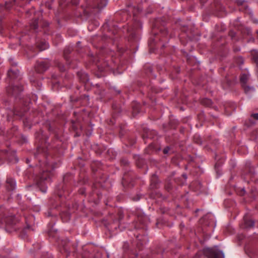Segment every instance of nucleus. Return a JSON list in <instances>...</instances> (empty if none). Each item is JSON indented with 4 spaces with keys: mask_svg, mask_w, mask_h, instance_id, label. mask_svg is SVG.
I'll use <instances>...</instances> for the list:
<instances>
[{
    "mask_svg": "<svg viewBox=\"0 0 258 258\" xmlns=\"http://www.w3.org/2000/svg\"><path fill=\"white\" fill-rule=\"evenodd\" d=\"M237 4L240 7V11H242L244 12L245 14L249 15L250 18L252 17V13L251 11L249 9L247 4L245 3L244 1L241 0H238L237 1Z\"/></svg>",
    "mask_w": 258,
    "mask_h": 258,
    "instance_id": "6",
    "label": "nucleus"
},
{
    "mask_svg": "<svg viewBox=\"0 0 258 258\" xmlns=\"http://www.w3.org/2000/svg\"><path fill=\"white\" fill-rule=\"evenodd\" d=\"M243 32L246 33L248 35H250L251 33V30L248 28H245V29L243 30Z\"/></svg>",
    "mask_w": 258,
    "mask_h": 258,
    "instance_id": "32",
    "label": "nucleus"
},
{
    "mask_svg": "<svg viewBox=\"0 0 258 258\" xmlns=\"http://www.w3.org/2000/svg\"><path fill=\"white\" fill-rule=\"evenodd\" d=\"M229 35L231 37L232 39L234 38L236 36V33L233 31H230L229 32Z\"/></svg>",
    "mask_w": 258,
    "mask_h": 258,
    "instance_id": "30",
    "label": "nucleus"
},
{
    "mask_svg": "<svg viewBox=\"0 0 258 258\" xmlns=\"http://www.w3.org/2000/svg\"><path fill=\"white\" fill-rule=\"evenodd\" d=\"M73 49L71 47H66L64 49L63 55L65 59H68V55L72 52Z\"/></svg>",
    "mask_w": 258,
    "mask_h": 258,
    "instance_id": "18",
    "label": "nucleus"
},
{
    "mask_svg": "<svg viewBox=\"0 0 258 258\" xmlns=\"http://www.w3.org/2000/svg\"><path fill=\"white\" fill-rule=\"evenodd\" d=\"M156 41V38H155L154 39H151L150 41H149V45H150V46H152V41Z\"/></svg>",
    "mask_w": 258,
    "mask_h": 258,
    "instance_id": "38",
    "label": "nucleus"
},
{
    "mask_svg": "<svg viewBox=\"0 0 258 258\" xmlns=\"http://www.w3.org/2000/svg\"><path fill=\"white\" fill-rule=\"evenodd\" d=\"M8 76L11 79L18 78L19 72L16 69H10L8 72Z\"/></svg>",
    "mask_w": 258,
    "mask_h": 258,
    "instance_id": "10",
    "label": "nucleus"
},
{
    "mask_svg": "<svg viewBox=\"0 0 258 258\" xmlns=\"http://www.w3.org/2000/svg\"><path fill=\"white\" fill-rule=\"evenodd\" d=\"M216 8H217V9L219 10V11H224V7H220L219 8H218V5H217L216 6Z\"/></svg>",
    "mask_w": 258,
    "mask_h": 258,
    "instance_id": "40",
    "label": "nucleus"
},
{
    "mask_svg": "<svg viewBox=\"0 0 258 258\" xmlns=\"http://www.w3.org/2000/svg\"><path fill=\"white\" fill-rule=\"evenodd\" d=\"M253 22L255 23H258V21L257 20H253Z\"/></svg>",
    "mask_w": 258,
    "mask_h": 258,
    "instance_id": "45",
    "label": "nucleus"
},
{
    "mask_svg": "<svg viewBox=\"0 0 258 258\" xmlns=\"http://www.w3.org/2000/svg\"><path fill=\"white\" fill-rule=\"evenodd\" d=\"M73 4H75V5H77V4H78V2H77V1L76 0V1H75V2H74V3H73Z\"/></svg>",
    "mask_w": 258,
    "mask_h": 258,
    "instance_id": "44",
    "label": "nucleus"
},
{
    "mask_svg": "<svg viewBox=\"0 0 258 258\" xmlns=\"http://www.w3.org/2000/svg\"><path fill=\"white\" fill-rule=\"evenodd\" d=\"M16 4V0H13L12 2H6V8L8 10H9L11 9V7L13 5Z\"/></svg>",
    "mask_w": 258,
    "mask_h": 258,
    "instance_id": "24",
    "label": "nucleus"
},
{
    "mask_svg": "<svg viewBox=\"0 0 258 258\" xmlns=\"http://www.w3.org/2000/svg\"><path fill=\"white\" fill-rule=\"evenodd\" d=\"M38 187H39L40 190L42 192H44V193L46 192V190H47V187H46L45 185H44L43 184V182L39 181L38 182Z\"/></svg>",
    "mask_w": 258,
    "mask_h": 258,
    "instance_id": "22",
    "label": "nucleus"
},
{
    "mask_svg": "<svg viewBox=\"0 0 258 258\" xmlns=\"http://www.w3.org/2000/svg\"><path fill=\"white\" fill-rule=\"evenodd\" d=\"M25 229L33 230V229L32 228V226L28 224H27V226L25 227Z\"/></svg>",
    "mask_w": 258,
    "mask_h": 258,
    "instance_id": "37",
    "label": "nucleus"
},
{
    "mask_svg": "<svg viewBox=\"0 0 258 258\" xmlns=\"http://www.w3.org/2000/svg\"><path fill=\"white\" fill-rule=\"evenodd\" d=\"M16 184L15 181L12 178H8L6 181V187L8 191H11L16 188Z\"/></svg>",
    "mask_w": 258,
    "mask_h": 258,
    "instance_id": "8",
    "label": "nucleus"
},
{
    "mask_svg": "<svg viewBox=\"0 0 258 258\" xmlns=\"http://www.w3.org/2000/svg\"><path fill=\"white\" fill-rule=\"evenodd\" d=\"M170 150V147L169 146H166L163 151V152L164 154H167L169 151Z\"/></svg>",
    "mask_w": 258,
    "mask_h": 258,
    "instance_id": "33",
    "label": "nucleus"
},
{
    "mask_svg": "<svg viewBox=\"0 0 258 258\" xmlns=\"http://www.w3.org/2000/svg\"><path fill=\"white\" fill-rule=\"evenodd\" d=\"M205 1H206V0H201V2H202V3H204V2H205Z\"/></svg>",
    "mask_w": 258,
    "mask_h": 258,
    "instance_id": "48",
    "label": "nucleus"
},
{
    "mask_svg": "<svg viewBox=\"0 0 258 258\" xmlns=\"http://www.w3.org/2000/svg\"><path fill=\"white\" fill-rule=\"evenodd\" d=\"M77 75L82 82L86 83L89 81V77L87 74L80 72L77 73Z\"/></svg>",
    "mask_w": 258,
    "mask_h": 258,
    "instance_id": "12",
    "label": "nucleus"
},
{
    "mask_svg": "<svg viewBox=\"0 0 258 258\" xmlns=\"http://www.w3.org/2000/svg\"><path fill=\"white\" fill-rule=\"evenodd\" d=\"M56 64L61 72H64L65 71L64 67L60 62H57Z\"/></svg>",
    "mask_w": 258,
    "mask_h": 258,
    "instance_id": "28",
    "label": "nucleus"
},
{
    "mask_svg": "<svg viewBox=\"0 0 258 258\" xmlns=\"http://www.w3.org/2000/svg\"><path fill=\"white\" fill-rule=\"evenodd\" d=\"M159 184V181L155 175H153L151 180V186L152 188H156Z\"/></svg>",
    "mask_w": 258,
    "mask_h": 258,
    "instance_id": "13",
    "label": "nucleus"
},
{
    "mask_svg": "<svg viewBox=\"0 0 258 258\" xmlns=\"http://www.w3.org/2000/svg\"><path fill=\"white\" fill-rule=\"evenodd\" d=\"M160 34L162 37H165L168 35V30L166 27L163 26L160 28Z\"/></svg>",
    "mask_w": 258,
    "mask_h": 258,
    "instance_id": "16",
    "label": "nucleus"
},
{
    "mask_svg": "<svg viewBox=\"0 0 258 258\" xmlns=\"http://www.w3.org/2000/svg\"><path fill=\"white\" fill-rule=\"evenodd\" d=\"M23 91V88L21 85H15L7 88L8 93L14 96L15 98L19 97Z\"/></svg>",
    "mask_w": 258,
    "mask_h": 258,
    "instance_id": "4",
    "label": "nucleus"
},
{
    "mask_svg": "<svg viewBox=\"0 0 258 258\" xmlns=\"http://www.w3.org/2000/svg\"><path fill=\"white\" fill-rule=\"evenodd\" d=\"M254 221L245 215L243 217V228L245 229H249L254 227Z\"/></svg>",
    "mask_w": 258,
    "mask_h": 258,
    "instance_id": "7",
    "label": "nucleus"
},
{
    "mask_svg": "<svg viewBox=\"0 0 258 258\" xmlns=\"http://www.w3.org/2000/svg\"><path fill=\"white\" fill-rule=\"evenodd\" d=\"M140 199V196L138 195L136 198H134L133 199L134 201H138Z\"/></svg>",
    "mask_w": 258,
    "mask_h": 258,
    "instance_id": "42",
    "label": "nucleus"
},
{
    "mask_svg": "<svg viewBox=\"0 0 258 258\" xmlns=\"http://www.w3.org/2000/svg\"><path fill=\"white\" fill-rule=\"evenodd\" d=\"M256 33L258 35V30L256 31Z\"/></svg>",
    "mask_w": 258,
    "mask_h": 258,
    "instance_id": "51",
    "label": "nucleus"
},
{
    "mask_svg": "<svg viewBox=\"0 0 258 258\" xmlns=\"http://www.w3.org/2000/svg\"><path fill=\"white\" fill-rule=\"evenodd\" d=\"M61 217L64 222H67L70 219V214L68 212H62Z\"/></svg>",
    "mask_w": 258,
    "mask_h": 258,
    "instance_id": "19",
    "label": "nucleus"
},
{
    "mask_svg": "<svg viewBox=\"0 0 258 258\" xmlns=\"http://www.w3.org/2000/svg\"><path fill=\"white\" fill-rule=\"evenodd\" d=\"M253 59L254 61V62L258 64V53L256 54H254L253 55Z\"/></svg>",
    "mask_w": 258,
    "mask_h": 258,
    "instance_id": "31",
    "label": "nucleus"
},
{
    "mask_svg": "<svg viewBox=\"0 0 258 258\" xmlns=\"http://www.w3.org/2000/svg\"><path fill=\"white\" fill-rule=\"evenodd\" d=\"M40 51L43 50L48 47V44L46 42H41L37 45Z\"/></svg>",
    "mask_w": 258,
    "mask_h": 258,
    "instance_id": "21",
    "label": "nucleus"
},
{
    "mask_svg": "<svg viewBox=\"0 0 258 258\" xmlns=\"http://www.w3.org/2000/svg\"><path fill=\"white\" fill-rule=\"evenodd\" d=\"M48 24L47 23H45V26H47Z\"/></svg>",
    "mask_w": 258,
    "mask_h": 258,
    "instance_id": "47",
    "label": "nucleus"
},
{
    "mask_svg": "<svg viewBox=\"0 0 258 258\" xmlns=\"http://www.w3.org/2000/svg\"><path fill=\"white\" fill-rule=\"evenodd\" d=\"M185 178H186V176L185 175H183Z\"/></svg>",
    "mask_w": 258,
    "mask_h": 258,
    "instance_id": "50",
    "label": "nucleus"
},
{
    "mask_svg": "<svg viewBox=\"0 0 258 258\" xmlns=\"http://www.w3.org/2000/svg\"><path fill=\"white\" fill-rule=\"evenodd\" d=\"M250 117L255 120H258V113L252 114Z\"/></svg>",
    "mask_w": 258,
    "mask_h": 258,
    "instance_id": "34",
    "label": "nucleus"
},
{
    "mask_svg": "<svg viewBox=\"0 0 258 258\" xmlns=\"http://www.w3.org/2000/svg\"><path fill=\"white\" fill-rule=\"evenodd\" d=\"M248 75L246 74H243L240 77V82L242 85L246 84L247 81L248 80Z\"/></svg>",
    "mask_w": 258,
    "mask_h": 258,
    "instance_id": "20",
    "label": "nucleus"
},
{
    "mask_svg": "<svg viewBox=\"0 0 258 258\" xmlns=\"http://www.w3.org/2000/svg\"><path fill=\"white\" fill-rule=\"evenodd\" d=\"M242 87L246 93H248L250 91H254V88L253 87H249L247 86L246 84L242 85Z\"/></svg>",
    "mask_w": 258,
    "mask_h": 258,
    "instance_id": "23",
    "label": "nucleus"
},
{
    "mask_svg": "<svg viewBox=\"0 0 258 258\" xmlns=\"http://www.w3.org/2000/svg\"><path fill=\"white\" fill-rule=\"evenodd\" d=\"M134 174L133 172L125 173L122 177V184L123 186L131 187L134 185Z\"/></svg>",
    "mask_w": 258,
    "mask_h": 258,
    "instance_id": "3",
    "label": "nucleus"
},
{
    "mask_svg": "<svg viewBox=\"0 0 258 258\" xmlns=\"http://www.w3.org/2000/svg\"><path fill=\"white\" fill-rule=\"evenodd\" d=\"M167 185H166L165 186V188L167 190H169L170 189V183H168L167 184H166Z\"/></svg>",
    "mask_w": 258,
    "mask_h": 258,
    "instance_id": "39",
    "label": "nucleus"
},
{
    "mask_svg": "<svg viewBox=\"0 0 258 258\" xmlns=\"http://www.w3.org/2000/svg\"><path fill=\"white\" fill-rule=\"evenodd\" d=\"M49 67V63L47 60L37 61L35 66V70L38 73H43Z\"/></svg>",
    "mask_w": 258,
    "mask_h": 258,
    "instance_id": "5",
    "label": "nucleus"
},
{
    "mask_svg": "<svg viewBox=\"0 0 258 258\" xmlns=\"http://www.w3.org/2000/svg\"><path fill=\"white\" fill-rule=\"evenodd\" d=\"M12 156V158L9 159L10 161L12 162L13 163H17L18 162V158L16 157V155L13 154Z\"/></svg>",
    "mask_w": 258,
    "mask_h": 258,
    "instance_id": "27",
    "label": "nucleus"
},
{
    "mask_svg": "<svg viewBox=\"0 0 258 258\" xmlns=\"http://www.w3.org/2000/svg\"><path fill=\"white\" fill-rule=\"evenodd\" d=\"M212 101L210 99L207 98L204 99L202 101V103L207 106H211L212 105Z\"/></svg>",
    "mask_w": 258,
    "mask_h": 258,
    "instance_id": "25",
    "label": "nucleus"
},
{
    "mask_svg": "<svg viewBox=\"0 0 258 258\" xmlns=\"http://www.w3.org/2000/svg\"><path fill=\"white\" fill-rule=\"evenodd\" d=\"M127 32L129 34V37L130 39H133L135 38L136 33L135 30V28H131L127 30Z\"/></svg>",
    "mask_w": 258,
    "mask_h": 258,
    "instance_id": "17",
    "label": "nucleus"
},
{
    "mask_svg": "<svg viewBox=\"0 0 258 258\" xmlns=\"http://www.w3.org/2000/svg\"><path fill=\"white\" fill-rule=\"evenodd\" d=\"M133 114H137L139 112V105L136 104L133 106Z\"/></svg>",
    "mask_w": 258,
    "mask_h": 258,
    "instance_id": "26",
    "label": "nucleus"
},
{
    "mask_svg": "<svg viewBox=\"0 0 258 258\" xmlns=\"http://www.w3.org/2000/svg\"><path fill=\"white\" fill-rule=\"evenodd\" d=\"M107 3V0H96L93 7L101 9L105 7Z\"/></svg>",
    "mask_w": 258,
    "mask_h": 258,
    "instance_id": "11",
    "label": "nucleus"
},
{
    "mask_svg": "<svg viewBox=\"0 0 258 258\" xmlns=\"http://www.w3.org/2000/svg\"><path fill=\"white\" fill-rule=\"evenodd\" d=\"M30 80H31V82H34V80H33V79H32V78H31Z\"/></svg>",
    "mask_w": 258,
    "mask_h": 258,
    "instance_id": "46",
    "label": "nucleus"
},
{
    "mask_svg": "<svg viewBox=\"0 0 258 258\" xmlns=\"http://www.w3.org/2000/svg\"><path fill=\"white\" fill-rule=\"evenodd\" d=\"M121 163L124 165H128V164H129L128 161L125 159H122L121 160Z\"/></svg>",
    "mask_w": 258,
    "mask_h": 258,
    "instance_id": "35",
    "label": "nucleus"
},
{
    "mask_svg": "<svg viewBox=\"0 0 258 258\" xmlns=\"http://www.w3.org/2000/svg\"><path fill=\"white\" fill-rule=\"evenodd\" d=\"M17 220L12 215L6 216V214L2 215L0 213V227L4 225L11 226L16 223Z\"/></svg>",
    "mask_w": 258,
    "mask_h": 258,
    "instance_id": "2",
    "label": "nucleus"
},
{
    "mask_svg": "<svg viewBox=\"0 0 258 258\" xmlns=\"http://www.w3.org/2000/svg\"><path fill=\"white\" fill-rule=\"evenodd\" d=\"M251 192H252V197L253 198H255V197L257 195V192L256 191H254L253 190H251Z\"/></svg>",
    "mask_w": 258,
    "mask_h": 258,
    "instance_id": "36",
    "label": "nucleus"
},
{
    "mask_svg": "<svg viewBox=\"0 0 258 258\" xmlns=\"http://www.w3.org/2000/svg\"><path fill=\"white\" fill-rule=\"evenodd\" d=\"M49 175L50 173L48 172L47 170L43 171V172L40 174L39 181L43 182L45 180H47L49 178Z\"/></svg>",
    "mask_w": 258,
    "mask_h": 258,
    "instance_id": "14",
    "label": "nucleus"
},
{
    "mask_svg": "<svg viewBox=\"0 0 258 258\" xmlns=\"http://www.w3.org/2000/svg\"><path fill=\"white\" fill-rule=\"evenodd\" d=\"M243 174H248L250 176L252 175L254 173V168L251 166L250 162H247L245 165V169L243 172Z\"/></svg>",
    "mask_w": 258,
    "mask_h": 258,
    "instance_id": "9",
    "label": "nucleus"
},
{
    "mask_svg": "<svg viewBox=\"0 0 258 258\" xmlns=\"http://www.w3.org/2000/svg\"><path fill=\"white\" fill-rule=\"evenodd\" d=\"M245 192L244 188L241 189V192L239 194L241 196H243Z\"/></svg>",
    "mask_w": 258,
    "mask_h": 258,
    "instance_id": "41",
    "label": "nucleus"
},
{
    "mask_svg": "<svg viewBox=\"0 0 258 258\" xmlns=\"http://www.w3.org/2000/svg\"><path fill=\"white\" fill-rule=\"evenodd\" d=\"M203 253L207 258H224L223 252L216 247L205 248L203 250Z\"/></svg>",
    "mask_w": 258,
    "mask_h": 258,
    "instance_id": "1",
    "label": "nucleus"
},
{
    "mask_svg": "<svg viewBox=\"0 0 258 258\" xmlns=\"http://www.w3.org/2000/svg\"><path fill=\"white\" fill-rule=\"evenodd\" d=\"M43 150H44V149H42V148H41V147H38V148H37V150L36 152V153H35V154H34L35 157H37V156H38V155H37V154H39V153H40V152H41L43 151Z\"/></svg>",
    "mask_w": 258,
    "mask_h": 258,
    "instance_id": "29",
    "label": "nucleus"
},
{
    "mask_svg": "<svg viewBox=\"0 0 258 258\" xmlns=\"http://www.w3.org/2000/svg\"><path fill=\"white\" fill-rule=\"evenodd\" d=\"M193 258H200V255L199 254H196Z\"/></svg>",
    "mask_w": 258,
    "mask_h": 258,
    "instance_id": "43",
    "label": "nucleus"
},
{
    "mask_svg": "<svg viewBox=\"0 0 258 258\" xmlns=\"http://www.w3.org/2000/svg\"><path fill=\"white\" fill-rule=\"evenodd\" d=\"M110 122H111L112 124L114 123L113 121L112 120H110Z\"/></svg>",
    "mask_w": 258,
    "mask_h": 258,
    "instance_id": "49",
    "label": "nucleus"
},
{
    "mask_svg": "<svg viewBox=\"0 0 258 258\" xmlns=\"http://www.w3.org/2000/svg\"><path fill=\"white\" fill-rule=\"evenodd\" d=\"M38 19H36L34 20L31 23H30V27L31 29H33L35 31H36V30L38 28Z\"/></svg>",
    "mask_w": 258,
    "mask_h": 258,
    "instance_id": "15",
    "label": "nucleus"
}]
</instances>
